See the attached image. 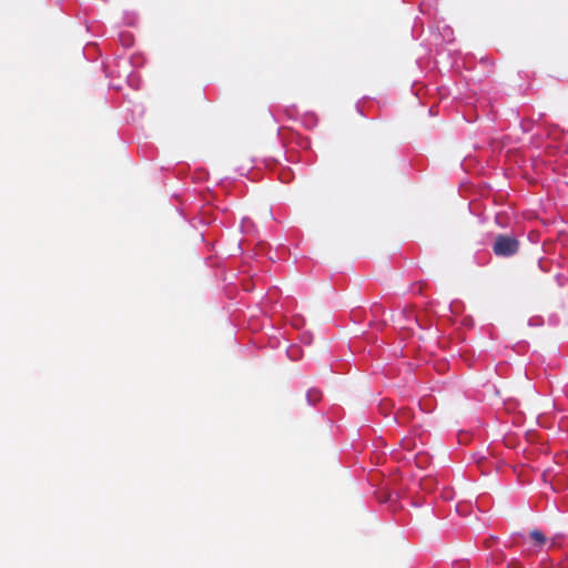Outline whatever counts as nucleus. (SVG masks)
<instances>
[{
  "mask_svg": "<svg viewBox=\"0 0 568 568\" xmlns=\"http://www.w3.org/2000/svg\"><path fill=\"white\" fill-rule=\"evenodd\" d=\"M519 245V241L515 236L498 234L495 237L491 250L496 256L510 257L518 252Z\"/></svg>",
  "mask_w": 568,
  "mask_h": 568,
  "instance_id": "f257e3e1",
  "label": "nucleus"
},
{
  "mask_svg": "<svg viewBox=\"0 0 568 568\" xmlns=\"http://www.w3.org/2000/svg\"><path fill=\"white\" fill-rule=\"evenodd\" d=\"M529 537L531 538L534 544L538 547H542L547 541L546 536L538 529L530 530Z\"/></svg>",
  "mask_w": 568,
  "mask_h": 568,
  "instance_id": "f03ea898",
  "label": "nucleus"
},
{
  "mask_svg": "<svg viewBox=\"0 0 568 568\" xmlns=\"http://www.w3.org/2000/svg\"><path fill=\"white\" fill-rule=\"evenodd\" d=\"M320 396H321V394H320L317 390H310V392L307 393V397H308V399H310V400H312V402H316V400H318V399H320Z\"/></svg>",
  "mask_w": 568,
  "mask_h": 568,
  "instance_id": "7ed1b4c3",
  "label": "nucleus"
},
{
  "mask_svg": "<svg viewBox=\"0 0 568 568\" xmlns=\"http://www.w3.org/2000/svg\"><path fill=\"white\" fill-rule=\"evenodd\" d=\"M508 568H521V565L519 561L514 559L508 564Z\"/></svg>",
  "mask_w": 568,
  "mask_h": 568,
  "instance_id": "20e7f679",
  "label": "nucleus"
},
{
  "mask_svg": "<svg viewBox=\"0 0 568 568\" xmlns=\"http://www.w3.org/2000/svg\"><path fill=\"white\" fill-rule=\"evenodd\" d=\"M405 415H406V413H404V412H403V413H400V415H399V417H398L400 422H403V419H404Z\"/></svg>",
  "mask_w": 568,
  "mask_h": 568,
  "instance_id": "39448f33",
  "label": "nucleus"
}]
</instances>
